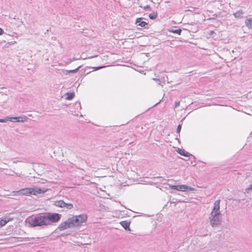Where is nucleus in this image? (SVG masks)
Returning a JSON list of instances; mask_svg holds the SVG:
<instances>
[{
	"label": "nucleus",
	"mask_w": 252,
	"mask_h": 252,
	"mask_svg": "<svg viewBox=\"0 0 252 252\" xmlns=\"http://www.w3.org/2000/svg\"><path fill=\"white\" fill-rule=\"evenodd\" d=\"M104 66H99V67H97L95 68V70H98L99 69H100L101 68H103Z\"/></svg>",
	"instance_id": "32"
},
{
	"label": "nucleus",
	"mask_w": 252,
	"mask_h": 252,
	"mask_svg": "<svg viewBox=\"0 0 252 252\" xmlns=\"http://www.w3.org/2000/svg\"><path fill=\"white\" fill-rule=\"evenodd\" d=\"M245 25L249 29H251L252 28V19L249 18L245 20Z\"/></svg>",
	"instance_id": "12"
},
{
	"label": "nucleus",
	"mask_w": 252,
	"mask_h": 252,
	"mask_svg": "<svg viewBox=\"0 0 252 252\" xmlns=\"http://www.w3.org/2000/svg\"><path fill=\"white\" fill-rule=\"evenodd\" d=\"M8 121H9L8 117V118H6L5 119H0V123H6Z\"/></svg>",
	"instance_id": "26"
},
{
	"label": "nucleus",
	"mask_w": 252,
	"mask_h": 252,
	"mask_svg": "<svg viewBox=\"0 0 252 252\" xmlns=\"http://www.w3.org/2000/svg\"><path fill=\"white\" fill-rule=\"evenodd\" d=\"M120 224L126 230H130L129 222H128L127 221H122L120 222Z\"/></svg>",
	"instance_id": "11"
},
{
	"label": "nucleus",
	"mask_w": 252,
	"mask_h": 252,
	"mask_svg": "<svg viewBox=\"0 0 252 252\" xmlns=\"http://www.w3.org/2000/svg\"><path fill=\"white\" fill-rule=\"evenodd\" d=\"M252 190V184L249 186L248 188L246 189V190L247 192H249L250 191H251Z\"/></svg>",
	"instance_id": "27"
},
{
	"label": "nucleus",
	"mask_w": 252,
	"mask_h": 252,
	"mask_svg": "<svg viewBox=\"0 0 252 252\" xmlns=\"http://www.w3.org/2000/svg\"><path fill=\"white\" fill-rule=\"evenodd\" d=\"M158 14L157 12H153L149 14V17L152 20H154L157 17Z\"/></svg>",
	"instance_id": "19"
},
{
	"label": "nucleus",
	"mask_w": 252,
	"mask_h": 252,
	"mask_svg": "<svg viewBox=\"0 0 252 252\" xmlns=\"http://www.w3.org/2000/svg\"><path fill=\"white\" fill-rule=\"evenodd\" d=\"M140 6L142 8H143V9H145V10H151V8L149 5H141Z\"/></svg>",
	"instance_id": "23"
},
{
	"label": "nucleus",
	"mask_w": 252,
	"mask_h": 252,
	"mask_svg": "<svg viewBox=\"0 0 252 252\" xmlns=\"http://www.w3.org/2000/svg\"><path fill=\"white\" fill-rule=\"evenodd\" d=\"M63 73L64 75H67L69 74V72H68V70H63Z\"/></svg>",
	"instance_id": "28"
},
{
	"label": "nucleus",
	"mask_w": 252,
	"mask_h": 252,
	"mask_svg": "<svg viewBox=\"0 0 252 252\" xmlns=\"http://www.w3.org/2000/svg\"><path fill=\"white\" fill-rule=\"evenodd\" d=\"M54 205L58 207L65 208L68 210L73 208V205L72 203H66L62 200L55 201Z\"/></svg>",
	"instance_id": "6"
},
{
	"label": "nucleus",
	"mask_w": 252,
	"mask_h": 252,
	"mask_svg": "<svg viewBox=\"0 0 252 252\" xmlns=\"http://www.w3.org/2000/svg\"><path fill=\"white\" fill-rule=\"evenodd\" d=\"M66 96V99L71 100L74 97L75 95L74 93H67Z\"/></svg>",
	"instance_id": "20"
},
{
	"label": "nucleus",
	"mask_w": 252,
	"mask_h": 252,
	"mask_svg": "<svg viewBox=\"0 0 252 252\" xmlns=\"http://www.w3.org/2000/svg\"><path fill=\"white\" fill-rule=\"evenodd\" d=\"M8 120L9 121L13 122H16V120H18V117H8Z\"/></svg>",
	"instance_id": "24"
},
{
	"label": "nucleus",
	"mask_w": 252,
	"mask_h": 252,
	"mask_svg": "<svg viewBox=\"0 0 252 252\" xmlns=\"http://www.w3.org/2000/svg\"><path fill=\"white\" fill-rule=\"evenodd\" d=\"M169 187L172 189L177 190L179 191H195L196 189L192 187L189 186L182 185H169Z\"/></svg>",
	"instance_id": "5"
},
{
	"label": "nucleus",
	"mask_w": 252,
	"mask_h": 252,
	"mask_svg": "<svg viewBox=\"0 0 252 252\" xmlns=\"http://www.w3.org/2000/svg\"><path fill=\"white\" fill-rule=\"evenodd\" d=\"M244 14V12L242 9L239 10L236 12L233 13V15L235 18H242V15Z\"/></svg>",
	"instance_id": "14"
},
{
	"label": "nucleus",
	"mask_w": 252,
	"mask_h": 252,
	"mask_svg": "<svg viewBox=\"0 0 252 252\" xmlns=\"http://www.w3.org/2000/svg\"><path fill=\"white\" fill-rule=\"evenodd\" d=\"M8 100V97L6 94H2L0 96V103H5Z\"/></svg>",
	"instance_id": "15"
},
{
	"label": "nucleus",
	"mask_w": 252,
	"mask_h": 252,
	"mask_svg": "<svg viewBox=\"0 0 252 252\" xmlns=\"http://www.w3.org/2000/svg\"><path fill=\"white\" fill-rule=\"evenodd\" d=\"M48 190V189L45 188L33 187L31 188V194L36 195L39 194L45 193Z\"/></svg>",
	"instance_id": "7"
},
{
	"label": "nucleus",
	"mask_w": 252,
	"mask_h": 252,
	"mask_svg": "<svg viewBox=\"0 0 252 252\" xmlns=\"http://www.w3.org/2000/svg\"><path fill=\"white\" fill-rule=\"evenodd\" d=\"M177 151L181 155L187 157H189V154L188 153H186L184 150L178 149Z\"/></svg>",
	"instance_id": "16"
},
{
	"label": "nucleus",
	"mask_w": 252,
	"mask_h": 252,
	"mask_svg": "<svg viewBox=\"0 0 252 252\" xmlns=\"http://www.w3.org/2000/svg\"><path fill=\"white\" fill-rule=\"evenodd\" d=\"M220 200H217L214 203L213 208L210 214L209 221L212 227H219L221 223L222 215L220 210Z\"/></svg>",
	"instance_id": "1"
},
{
	"label": "nucleus",
	"mask_w": 252,
	"mask_h": 252,
	"mask_svg": "<svg viewBox=\"0 0 252 252\" xmlns=\"http://www.w3.org/2000/svg\"><path fill=\"white\" fill-rule=\"evenodd\" d=\"M171 32L173 33L180 34L182 32V30L181 29H177L175 30H172Z\"/></svg>",
	"instance_id": "25"
},
{
	"label": "nucleus",
	"mask_w": 252,
	"mask_h": 252,
	"mask_svg": "<svg viewBox=\"0 0 252 252\" xmlns=\"http://www.w3.org/2000/svg\"><path fill=\"white\" fill-rule=\"evenodd\" d=\"M28 223L32 227L48 225L45 214H40L30 219Z\"/></svg>",
	"instance_id": "2"
},
{
	"label": "nucleus",
	"mask_w": 252,
	"mask_h": 252,
	"mask_svg": "<svg viewBox=\"0 0 252 252\" xmlns=\"http://www.w3.org/2000/svg\"><path fill=\"white\" fill-rule=\"evenodd\" d=\"M143 18H138L136 19L135 24L141 27H145L146 25H148V23L145 21H142Z\"/></svg>",
	"instance_id": "10"
},
{
	"label": "nucleus",
	"mask_w": 252,
	"mask_h": 252,
	"mask_svg": "<svg viewBox=\"0 0 252 252\" xmlns=\"http://www.w3.org/2000/svg\"><path fill=\"white\" fill-rule=\"evenodd\" d=\"M70 223V220L69 218L66 221L61 223L58 227V228L60 230L62 231L69 228H71L72 226Z\"/></svg>",
	"instance_id": "9"
},
{
	"label": "nucleus",
	"mask_w": 252,
	"mask_h": 252,
	"mask_svg": "<svg viewBox=\"0 0 252 252\" xmlns=\"http://www.w3.org/2000/svg\"><path fill=\"white\" fill-rule=\"evenodd\" d=\"M9 221V220H8L6 218L1 219L0 220V226H2L4 225Z\"/></svg>",
	"instance_id": "18"
},
{
	"label": "nucleus",
	"mask_w": 252,
	"mask_h": 252,
	"mask_svg": "<svg viewBox=\"0 0 252 252\" xmlns=\"http://www.w3.org/2000/svg\"><path fill=\"white\" fill-rule=\"evenodd\" d=\"M4 33L3 30L0 28V35H2Z\"/></svg>",
	"instance_id": "31"
},
{
	"label": "nucleus",
	"mask_w": 252,
	"mask_h": 252,
	"mask_svg": "<svg viewBox=\"0 0 252 252\" xmlns=\"http://www.w3.org/2000/svg\"><path fill=\"white\" fill-rule=\"evenodd\" d=\"M181 125H179L177 128V132L179 133L181 131Z\"/></svg>",
	"instance_id": "29"
},
{
	"label": "nucleus",
	"mask_w": 252,
	"mask_h": 252,
	"mask_svg": "<svg viewBox=\"0 0 252 252\" xmlns=\"http://www.w3.org/2000/svg\"><path fill=\"white\" fill-rule=\"evenodd\" d=\"M77 59L75 58H73L72 59H68L65 62V64H68L72 63L74 61H76Z\"/></svg>",
	"instance_id": "22"
},
{
	"label": "nucleus",
	"mask_w": 252,
	"mask_h": 252,
	"mask_svg": "<svg viewBox=\"0 0 252 252\" xmlns=\"http://www.w3.org/2000/svg\"><path fill=\"white\" fill-rule=\"evenodd\" d=\"M28 120V117L26 116L23 117H18V120L16 121V122H26Z\"/></svg>",
	"instance_id": "17"
},
{
	"label": "nucleus",
	"mask_w": 252,
	"mask_h": 252,
	"mask_svg": "<svg viewBox=\"0 0 252 252\" xmlns=\"http://www.w3.org/2000/svg\"><path fill=\"white\" fill-rule=\"evenodd\" d=\"M44 214L46 216L48 225H50L51 222H58L61 217V215L57 213H47Z\"/></svg>",
	"instance_id": "4"
},
{
	"label": "nucleus",
	"mask_w": 252,
	"mask_h": 252,
	"mask_svg": "<svg viewBox=\"0 0 252 252\" xmlns=\"http://www.w3.org/2000/svg\"><path fill=\"white\" fill-rule=\"evenodd\" d=\"M5 174L6 175L9 176H13L14 175H16L18 176H20V174L15 172L14 171L11 169H6V172H5Z\"/></svg>",
	"instance_id": "13"
},
{
	"label": "nucleus",
	"mask_w": 252,
	"mask_h": 252,
	"mask_svg": "<svg viewBox=\"0 0 252 252\" xmlns=\"http://www.w3.org/2000/svg\"><path fill=\"white\" fill-rule=\"evenodd\" d=\"M31 188H26L18 191H13L12 193L13 195L21 194L23 195H28L31 194Z\"/></svg>",
	"instance_id": "8"
},
{
	"label": "nucleus",
	"mask_w": 252,
	"mask_h": 252,
	"mask_svg": "<svg viewBox=\"0 0 252 252\" xmlns=\"http://www.w3.org/2000/svg\"><path fill=\"white\" fill-rule=\"evenodd\" d=\"M87 216L85 214H82L78 216H74L69 218L70 223L72 227L78 226L85 222L87 220Z\"/></svg>",
	"instance_id": "3"
},
{
	"label": "nucleus",
	"mask_w": 252,
	"mask_h": 252,
	"mask_svg": "<svg viewBox=\"0 0 252 252\" xmlns=\"http://www.w3.org/2000/svg\"><path fill=\"white\" fill-rule=\"evenodd\" d=\"M180 101L176 102L175 104V108L178 107L180 106Z\"/></svg>",
	"instance_id": "30"
},
{
	"label": "nucleus",
	"mask_w": 252,
	"mask_h": 252,
	"mask_svg": "<svg viewBox=\"0 0 252 252\" xmlns=\"http://www.w3.org/2000/svg\"><path fill=\"white\" fill-rule=\"evenodd\" d=\"M81 66H78L77 68L74 69H73V70H68V72H69V73H76L78 71L79 69L80 68H81Z\"/></svg>",
	"instance_id": "21"
}]
</instances>
